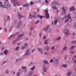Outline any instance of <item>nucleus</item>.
Returning a JSON list of instances; mask_svg holds the SVG:
<instances>
[{"label":"nucleus","instance_id":"obj_1","mask_svg":"<svg viewBox=\"0 0 76 76\" xmlns=\"http://www.w3.org/2000/svg\"><path fill=\"white\" fill-rule=\"evenodd\" d=\"M11 5L9 3V2L7 1L5 2L4 4V5L2 4V2L0 1V7H2V8H5L10 7Z\"/></svg>","mask_w":76,"mask_h":76},{"label":"nucleus","instance_id":"obj_2","mask_svg":"<svg viewBox=\"0 0 76 76\" xmlns=\"http://www.w3.org/2000/svg\"><path fill=\"white\" fill-rule=\"evenodd\" d=\"M13 2L14 5L15 6H21V4L19 3V2L17 0H11Z\"/></svg>","mask_w":76,"mask_h":76},{"label":"nucleus","instance_id":"obj_3","mask_svg":"<svg viewBox=\"0 0 76 76\" xmlns=\"http://www.w3.org/2000/svg\"><path fill=\"white\" fill-rule=\"evenodd\" d=\"M45 12V18L46 19H49L50 18V16H49V13H48V9H47L46 10H44Z\"/></svg>","mask_w":76,"mask_h":76},{"label":"nucleus","instance_id":"obj_4","mask_svg":"<svg viewBox=\"0 0 76 76\" xmlns=\"http://www.w3.org/2000/svg\"><path fill=\"white\" fill-rule=\"evenodd\" d=\"M42 29L43 30H45V31L47 32H50V30H51L49 26H47L46 27L43 28Z\"/></svg>","mask_w":76,"mask_h":76},{"label":"nucleus","instance_id":"obj_5","mask_svg":"<svg viewBox=\"0 0 76 76\" xmlns=\"http://www.w3.org/2000/svg\"><path fill=\"white\" fill-rule=\"evenodd\" d=\"M51 4L52 6H55L56 4H58V3L56 1H53L51 2Z\"/></svg>","mask_w":76,"mask_h":76},{"label":"nucleus","instance_id":"obj_6","mask_svg":"<svg viewBox=\"0 0 76 76\" xmlns=\"http://www.w3.org/2000/svg\"><path fill=\"white\" fill-rule=\"evenodd\" d=\"M30 54V50H28L26 51V53L24 54V56H29Z\"/></svg>","mask_w":76,"mask_h":76},{"label":"nucleus","instance_id":"obj_7","mask_svg":"<svg viewBox=\"0 0 76 76\" xmlns=\"http://www.w3.org/2000/svg\"><path fill=\"white\" fill-rule=\"evenodd\" d=\"M65 18H66L67 19H71V17H70V13H69L67 16L65 15Z\"/></svg>","mask_w":76,"mask_h":76},{"label":"nucleus","instance_id":"obj_8","mask_svg":"<svg viewBox=\"0 0 76 76\" xmlns=\"http://www.w3.org/2000/svg\"><path fill=\"white\" fill-rule=\"evenodd\" d=\"M28 44L27 43H25L24 44V46H23L21 48V50H24L26 47H28Z\"/></svg>","mask_w":76,"mask_h":76},{"label":"nucleus","instance_id":"obj_9","mask_svg":"<svg viewBox=\"0 0 76 76\" xmlns=\"http://www.w3.org/2000/svg\"><path fill=\"white\" fill-rule=\"evenodd\" d=\"M43 72H47V68L45 66V65L44 64L43 67Z\"/></svg>","mask_w":76,"mask_h":76},{"label":"nucleus","instance_id":"obj_10","mask_svg":"<svg viewBox=\"0 0 76 76\" xmlns=\"http://www.w3.org/2000/svg\"><path fill=\"white\" fill-rule=\"evenodd\" d=\"M64 33L66 35L69 34V31L68 29H65L64 31Z\"/></svg>","mask_w":76,"mask_h":76},{"label":"nucleus","instance_id":"obj_11","mask_svg":"<svg viewBox=\"0 0 76 76\" xmlns=\"http://www.w3.org/2000/svg\"><path fill=\"white\" fill-rule=\"evenodd\" d=\"M18 15L19 19H21V18H24V16L22 15V14H19V13H18Z\"/></svg>","mask_w":76,"mask_h":76},{"label":"nucleus","instance_id":"obj_12","mask_svg":"<svg viewBox=\"0 0 76 76\" xmlns=\"http://www.w3.org/2000/svg\"><path fill=\"white\" fill-rule=\"evenodd\" d=\"M57 22H58V21H57V19H56L55 20L54 22H52L51 24L52 25H56L57 23Z\"/></svg>","mask_w":76,"mask_h":76},{"label":"nucleus","instance_id":"obj_13","mask_svg":"<svg viewBox=\"0 0 76 76\" xmlns=\"http://www.w3.org/2000/svg\"><path fill=\"white\" fill-rule=\"evenodd\" d=\"M21 23H22V21H20L19 22L18 25L16 26L17 28H19L20 27V24H21Z\"/></svg>","mask_w":76,"mask_h":76},{"label":"nucleus","instance_id":"obj_14","mask_svg":"<svg viewBox=\"0 0 76 76\" xmlns=\"http://www.w3.org/2000/svg\"><path fill=\"white\" fill-rule=\"evenodd\" d=\"M23 36V34L19 35L17 39V40H19Z\"/></svg>","mask_w":76,"mask_h":76},{"label":"nucleus","instance_id":"obj_15","mask_svg":"<svg viewBox=\"0 0 76 76\" xmlns=\"http://www.w3.org/2000/svg\"><path fill=\"white\" fill-rule=\"evenodd\" d=\"M33 73H34V72H33V71H30L28 73V76H32V74H33Z\"/></svg>","mask_w":76,"mask_h":76},{"label":"nucleus","instance_id":"obj_16","mask_svg":"<svg viewBox=\"0 0 76 76\" xmlns=\"http://www.w3.org/2000/svg\"><path fill=\"white\" fill-rule=\"evenodd\" d=\"M37 50L39 52H41L42 54H43V52L42 51V48H38L37 49Z\"/></svg>","mask_w":76,"mask_h":76},{"label":"nucleus","instance_id":"obj_17","mask_svg":"<svg viewBox=\"0 0 76 76\" xmlns=\"http://www.w3.org/2000/svg\"><path fill=\"white\" fill-rule=\"evenodd\" d=\"M18 34H19V32H17L15 34L11 35L10 36L12 38H13L15 36V35H18Z\"/></svg>","mask_w":76,"mask_h":76},{"label":"nucleus","instance_id":"obj_18","mask_svg":"<svg viewBox=\"0 0 76 76\" xmlns=\"http://www.w3.org/2000/svg\"><path fill=\"white\" fill-rule=\"evenodd\" d=\"M62 12L64 14H66V9H64V8H62Z\"/></svg>","mask_w":76,"mask_h":76},{"label":"nucleus","instance_id":"obj_19","mask_svg":"<svg viewBox=\"0 0 76 76\" xmlns=\"http://www.w3.org/2000/svg\"><path fill=\"white\" fill-rule=\"evenodd\" d=\"M43 63L44 64H49V62H48V61L45 60H44L43 61Z\"/></svg>","mask_w":76,"mask_h":76},{"label":"nucleus","instance_id":"obj_20","mask_svg":"<svg viewBox=\"0 0 76 76\" xmlns=\"http://www.w3.org/2000/svg\"><path fill=\"white\" fill-rule=\"evenodd\" d=\"M50 43V40H46L45 43V44H48Z\"/></svg>","mask_w":76,"mask_h":76},{"label":"nucleus","instance_id":"obj_21","mask_svg":"<svg viewBox=\"0 0 76 76\" xmlns=\"http://www.w3.org/2000/svg\"><path fill=\"white\" fill-rule=\"evenodd\" d=\"M7 53H8V51L6 50H5L4 51V54L5 56H6L7 54Z\"/></svg>","mask_w":76,"mask_h":76},{"label":"nucleus","instance_id":"obj_22","mask_svg":"<svg viewBox=\"0 0 76 76\" xmlns=\"http://www.w3.org/2000/svg\"><path fill=\"white\" fill-rule=\"evenodd\" d=\"M44 49H45L46 50H50V48H49L48 46H47L46 47H44Z\"/></svg>","mask_w":76,"mask_h":76},{"label":"nucleus","instance_id":"obj_23","mask_svg":"<svg viewBox=\"0 0 76 76\" xmlns=\"http://www.w3.org/2000/svg\"><path fill=\"white\" fill-rule=\"evenodd\" d=\"M75 9L74 8V7H72L70 8V11H72L73 10H75Z\"/></svg>","mask_w":76,"mask_h":76},{"label":"nucleus","instance_id":"obj_24","mask_svg":"<svg viewBox=\"0 0 76 76\" xmlns=\"http://www.w3.org/2000/svg\"><path fill=\"white\" fill-rule=\"evenodd\" d=\"M38 17H39V18H40V19L41 20V19H42V18H44V16H42V15H41L40 16L39 15H38Z\"/></svg>","mask_w":76,"mask_h":76},{"label":"nucleus","instance_id":"obj_25","mask_svg":"<svg viewBox=\"0 0 76 76\" xmlns=\"http://www.w3.org/2000/svg\"><path fill=\"white\" fill-rule=\"evenodd\" d=\"M67 75L69 76H70V75H72V72L71 71H69L67 74Z\"/></svg>","mask_w":76,"mask_h":76},{"label":"nucleus","instance_id":"obj_26","mask_svg":"<svg viewBox=\"0 0 76 76\" xmlns=\"http://www.w3.org/2000/svg\"><path fill=\"white\" fill-rule=\"evenodd\" d=\"M67 66L66 64H63L62 65V67H64V68H66V67H67Z\"/></svg>","mask_w":76,"mask_h":76},{"label":"nucleus","instance_id":"obj_27","mask_svg":"<svg viewBox=\"0 0 76 76\" xmlns=\"http://www.w3.org/2000/svg\"><path fill=\"white\" fill-rule=\"evenodd\" d=\"M28 5L29 4H24L23 6V7H27V6H28Z\"/></svg>","mask_w":76,"mask_h":76},{"label":"nucleus","instance_id":"obj_28","mask_svg":"<svg viewBox=\"0 0 76 76\" xmlns=\"http://www.w3.org/2000/svg\"><path fill=\"white\" fill-rule=\"evenodd\" d=\"M61 37L59 36L58 37H57L56 39V40H60V39H61Z\"/></svg>","mask_w":76,"mask_h":76},{"label":"nucleus","instance_id":"obj_29","mask_svg":"<svg viewBox=\"0 0 76 76\" xmlns=\"http://www.w3.org/2000/svg\"><path fill=\"white\" fill-rule=\"evenodd\" d=\"M21 68L22 69H24V70H25V69H26V66H22Z\"/></svg>","mask_w":76,"mask_h":76},{"label":"nucleus","instance_id":"obj_30","mask_svg":"<svg viewBox=\"0 0 76 76\" xmlns=\"http://www.w3.org/2000/svg\"><path fill=\"white\" fill-rule=\"evenodd\" d=\"M35 66H34L31 69V70H34L35 69Z\"/></svg>","mask_w":76,"mask_h":76},{"label":"nucleus","instance_id":"obj_31","mask_svg":"<svg viewBox=\"0 0 76 76\" xmlns=\"http://www.w3.org/2000/svg\"><path fill=\"white\" fill-rule=\"evenodd\" d=\"M29 18H30V19H32V15H31V13H29Z\"/></svg>","mask_w":76,"mask_h":76},{"label":"nucleus","instance_id":"obj_32","mask_svg":"<svg viewBox=\"0 0 76 76\" xmlns=\"http://www.w3.org/2000/svg\"><path fill=\"white\" fill-rule=\"evenodd\" d=\"M52 8L53 9H56V10L57 9V7L55 6H53L52 7Z\"/></svg>","mask_w":76,"mask_h":76},{"label":"nucleus","instance_id":"obj_33","mask_svg":"<svg viewBox=\"0 0 76 76\" xmlns=\"http://www.w3.org/2000/svg\"><path fill=\"white\" fill-rule=\"evenodd\" d=\"M4 31L5 33H7V28H4Z\"/></svg>","mask_w":76,"mask_h":76},{"label":"nucleus","instance_id":"obj_34","mask_svg":"<svg viewBox=\"0 0 76 76\" xmlns=\"http://www.w3.org/2000/svg\"><path fill=\"white\" fill-rule=\"evenodd\" d=\"M67 47L65 46L63 48V50H67Z\"/></svg>","mask_w":76,"mask_h":76},{"label":"nucleus","instance_id":"obj_35","mask_svg":"<svg viewBox=\"0 0 76 76\" xmlns=\"http://www.w3.org/2000/svg\"><path fill=\"white\" fill-rule=\"evenodd\" d=\"M19 48V47L18 46L15 49V51H17V50H18Z\"/></svg>","mask_w":76,"mask_h":76},{"label":"nucleus","instance_id":"obj_36","mask_svg":"<svg viewBox=\"0 0 76 76\" xmlns=\"http://www.w3.org/2000/svg\"><path fill=\"white\" fill-rule=\"evenodd\" d=\"M69 21V20L68 19H66L65 20V23H67V22H68Z\"/></svg>","mask_w":76,"mask_h":76},{"label":"nucleus","instance_id":"obj_37","mask_svg":"<svg viewBox=\"0 0 76 76\" xmlns=\"http://www.w3.org/2000/svg\"><path fill=\"white\" fill-rule=\"evenodd\" d=\"M7 20H10V17L9 16H8L7 17Z\"/></svg>","mask_w":76,"mask_h":76},{"label":"nucleus","instance_id":"obj_38","mask_svg":"<svg viewBox=\"0 0 76 76\" xmlns=\"http://www.w3.org/2000/svg\"><path fill=\"white\" fill-rule=\"evenodd\" d=\"M34 63H33L32 62H31L30 64H29V66H31V65H34Z\"/></svg>","mask_w":76,"mask_h":76},{"label":"nucleus","instance_id":"obj_39","mask_svg":"<svg viewBox=\"0 0 76 76\" xmlns=\"http://www.w3.org/2000/svg\"><path fill=\"white\" fill-rule=\"evenodd\" d=\"M71 43L72 44H76V41H72Z\"/></svg>","mask_w":76,"mask_h":76},{"label":"nucleus","instance_id":"obj_40","mask_svg":"<svg viewBox=\"0 0 76 76\" xmlns=\"http://www.w3.org/2000/svg\"><path fill=\"white\" fill-rule=\"evenodd\" d=\"M39 22V20H38L35 22V23H36V24H38V23Z\"/></svg>","mask_w":76,"mask_h":76},{"label":"nucleus","instance_id":"obj_41","mask_svg":"<svg viewBox=\"0 0 76 76\" xmlns=\"http://www.w3.org/2000/svg\"><path fill=\"white\" fill-rule=\"evenodd\" d=\"M45 0L46 4H48V0Z\"/></svg>","mask_w":76,"mask_h":76},{"label":"nucleus","instance_id":"obj_42","mask_svg":"<svg viewBox=\"0 0 76 76\" xmlns=\"http://www.w3.org/2000/svg\"><path fill=\"white\" fill-rule=\"evenodd\" d=\"M72 35L73 36L76 35V34L74 32H72Z\"/></svg>","mask_w":76,"mask_h":76},{"label":"nucleus","instance_id":"obj_43","mask_svg":"<svg viewBox=\"0 0 76 76\" xmlns=\"http://www.w3.org/2000/svg\"><path fill=\"white\" fill-rule=\"evenodd\" d=\"M75 48V46H73L71 48V50H73Z\"/></svg>","mask_w":76,"mask_h":76},{"label":"nucleus","instance_id":"obj_44","mask_svg":"<svg viewBox=\"0 0 76 76\" xmlns=\"http://www.w3.org/2000/svg\"><path fill=\"white\" fill-rule=\"evenodd\" d=\"M20 74V73L19 72H17V76H19V74Z\"/></svg>","mask_w":76,"mask_h":76},{"label":"nucleus","instance_id":"obj_45","mask_svg":"<svg viewBox=\"0 0 76 76\" xmlns=\"http://www.w3.org/2000/svg\"><path fill=\"white\" fill-rule=\"evenodd\" d=\"M16 42V40L14 41L13 43V44H15Z\"/></svg>","mask_w":76,"mask_h":76},{"label":"nucleus","instance_id":"obj_46","mask_svg":"<svg viewBox=\"0 0 76 76\" xmlns=\"http://www.w3.org/2000/svg\"><path fill=\"white\" fill-rule=\"evenodd\" d=\"M12 27H11L10 28V29L9 30V31L10 32H11V31H12Z\"/></svg>","mask_w":76,"mask_h":76},{"label":"nucleus","instance_id":"obj_47","mask_svg":"<svg viewBox=\"0 0 76 76\" xmlns=\"http://www.w3.org/2000/svg\"><path fill=\"white\" fill-rule=\"evenodd\" d=\"M34 3L32 2V1H31L30 2V4L31 5H32V4H33Z\"/></svg>","mask_w":76,"mask_h":76},{"label":"nucleus","instance_id":"obj_48","mask_svg":"<svg viewBox=\"0 0 76 76\" xmlns=\"http://www.w3.org/2000/svg\"><path fill=\"white\" fill-rule=\"evenodd\" d=\"M54 46H52L51 48V50H54Z\"/></svg>","mask_w":76,"mask_h":76},{"label":"nucleus","instance_id":"obj_49","mask_svg":"<svg viewBox=\"0 0 76 76\" xmlns=\"http://www.w3.org/2000/svg\"><path fill=\"white\" fill-rule=\"evenodd\" d=\"M7 61H5L3 62V64H5V63H7Z\"/></svg>","mask_w":76,"mask_h":76},{"label":"nucleus","instance_id":"obj_50","mask_svg":"<svg viewBox=\"0 0 76 76\" xmlns=\"http://www.w3.org/2000/svg\"><path fill=\"white\" fill-rule=\"evenodd\" d=\"M6 73H9V71L8 70H6L5 71Z\"/></svg>","mask_w":76,"mask_h":76},{"label":"nucleus","instance_id":"obj_51","mask_svg":"<svg viewBox=\"0 0 76 76\" xmlns=\"http://www.w3.org/2000/svg\"><path fill=\"white\" fill-rule=\"evenodd\" d=\"M50 63H52V62H53V60H50Z\"/></svg>","mask_w":76,"mask_h":76},{"label":"nucleus","instance_id":"obj_52","mask_svg":"<svg viewBox=\"0 0 76 76\" xmlns=\"http://www.w3.org/2000/svg\"><path fill=\"white\" fill-rule=\"evenodd\" d=\"M71 54H74V52L73 51H71L70 52Z\"/></svg>","mask_w":76,"mask_h":76},{"label":"nucleus","instance_id":"obj_53","mask_svg":"<svg viewBox=\"0 0 76 76\" xmlns=\"http://www.w3.org/2000/svg\"><path fill=\"white\" fill-rule=\"evenodd\" d=\"M12 37H11V36H10V37H8V39H12Z\"/></svg>","mask_w":76,"mask_h":76},{"label":"nucleus","instance_id":"obj_54","mask_svg":"<svg viewBox=\"0 0 76 76\" xmlns=\"http://www.w3.org/2000/svg\"><path fill=\"white\" fill-rule=\"evenodd\" d=\"M34 51H35V49H34L33 50H32V51H31L32 53H33V52H34Z\"/></svg>","mask_w":76,"mask_h":76},{"label":"nucleus","instance_id":"obj_55","mask_svg":"<svg viewBox=\"0 0 76 76\" xmlns=\"http://www.w3.org/2000/svg\"><path fill=\"white\" fill-rule=\"evenodd\" d=\"M46 37V36H43V39H45Z\"/></svg>","mask_w":76,"mask_h":76},{"label":"nucleus","instance_id":"obj_56","mask_svg":"<svg viewBox=\"0 0 76 76\" xmlns=\"http://www.w3.org/2000/svg\"><path fill=\"white\" fill-rule=\"evenodd\" d=\"M19 60V58L16 59V61H18Z\"/></svg>","mask_w":76,"mask_h":76},{"label":"nucleus","instance_id":"obj_57","mask_svg":"<svg viewBox=\"0 0 76 76\" xmlns=\"http://www.w3.org/2000/svg\"><path fill=\"white\" fill-rule=\"evenodd\" d=\"M3 54H4L3 53L1 52V56H2V55H3Z\"/></svg>","mask_w":76,"mask_h":76},{"label":"nucleus","instance_id":"obj_58","mask_svg":"<svg viewBox=\"0 0 76 76\" xmlns=\"http://www.w3.org/2000/svg\"><path fill=\"white\" fill-rule=\"evenodd\" d=\"M33 18H35V15H34L33 16Z\"/></svg>","mask_w":76,"mask_h":76},{"label":"nucleus","instance_id":"obj_59","mask_svg":"<svg viewBox=\"0 0 76 76\" xmlns=\"http://www.w3.org/2000/svg\"><path fill=\"white\" fill-rule=\"evenodd\" d=\"M44 54H45V55L47 54V52H44Z\"/></svg>","mask_w":76,"mask_h":76},{"label":"nucleus","instance_id":"obj_60","mask_svg":"<svg viewBox=\"0 0 76 76\" xmlns=\"http://www.w3.org/2000/svg\"><path fill=\"white\" fill-rule=\"evenodd\" d=\"M4 47H3L1 48V50H2L3 51V50H4Z\"/></svg>","mask_w":76,"mask_h":76},{"label":"nucleus","instance_id":"obj_61","mask_svg":"<svg viewBox=\"0 0 76 76\" xmlns=\"http://www.w3.org/2000/svg\"><path fill=\"white\" fill-rule=\"evenodd\" d=\"M39 35L40 37H41V33H39Z\"/></svg>","mask_w":76,"mask_h":76},{"label":"nucleus","instance_id":"obj_62","mask_svg":"<svg viewBox=\"0 0 76 76\" xmlns=\"http://www.w3.org/2000/svg\"><path fill=\"white\" fill-rule=\"evenodd\" d=\"M74 61L75 63L76 64V60H74Z\"/></svg>","mask_w":76,"mask_h":76},{"label":"nucleus","instance_id":"obj_63","mask_svg":"<svg viewBox=\"0 0 76 76\" xmlns=\"http://www.w3.org/2000/svg\"><path fill=\"white\" fill-rule=\"evenodd\" d=\"M74 28H76V25H75L74 26Z\"/></svg>","mask_w":76,"mask_h":76},{"label":"nucleus","instance_id":"obj_64","mask_svg":"<svg viewBox=\"0 0 76 76\" xmlns=\"http://www.w3.org/2000/svg\"><path fill=\"white\" fill-rule=\"evenodd\" d=\"M19 9H20V10H22V8L20 7V8Z\"/></svg>","mask_w":76,"mask_h":76}]
</instances>
